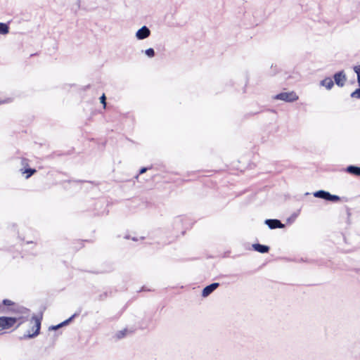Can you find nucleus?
Here are the masks:
<instances>
[{"label":"nucleus","mask_w":360,"mask_h":360,"mask_svg":"<svg viewBox=\"0 0 360 360\" xmlns=\"http://www.w3.org/2000/svg\"><path fill=\"white\" fill-rule=\"evenodd\" d=\"M11 311L13 313L15 323H17L16 328H18L21 324L25 322L30 316V310L25 307L20 306H14Z\"/></svg>","instance_id":"nucleus-1"},{"label":"nucleus","mask_w":360,"mask_h":360,"mask_svg":"<svg viewBox=\"0 0 360 360\" xmlns=\"http://www.w3.org/2000/svg\"><path fill=\"white\" fill-rule=\"evenodd\" d=\"M41 317L33 316L30 320V329L27 330L25 337L32 338L39 333L41 328Z\"/></svg>","instance_id":"nucleus-2"},{"label":"nucleus","mask_w":360,"mask_h":360,"mask_svg":"<svg viewBox=\"0 0 360 360\" xmlns=\"http://www.w3.org/2000/svg\"><path fill=\"white\" fill-rule=\"evenodd\" d=\"M16 325L17 323H15V319H13L12 317H0V332L11 330L14 327L16 328Z\"/></svg>","instance_id":"nucleus-3"},{"label":"nucleus","mask_w":360,"mask_h":360,"mask_svg":"<svg viewBox=\"0 0 360 360\" xmlns=\"http://www.w3.org/2000/svg\"><path fill=\"white\" fill-rule=\"evenodd\" d=\"M298 98L299 96L293 91L289 92H282L274 96V99L276 100H281L289 103L296 101L298 100Z\"/></svg>","instance_id":"nucleus-4"},{"label":"nucleus","mask_w":360,"mask_h":360,"mask_svg":"<svg viewBox=\"0 0 360 360\" xmlns=\"http://www.w3.org/2000/svg\"><path fill=\"white\" fill-rule=\"evenodd\" d=\"M265 224L271 229L283 228L285 225L278 219H266Z\"/></svg>","instance_id":"nucleus-5"},{"label":"nucleus","mask_w":360,"mask_h":360,"mask_svg":"<svg viewBox=\"0 0 360 360\" xmlns=\"http://www.w3.org/2000/svg\"><path fill=\"white\" fill-rule=\"evenodd\" d=\"M150 34V30L147 27L143 26L137 31L136 36L139 39H143L149 37Z\"/></svg>","instance_id":"nucleus-6"},{"label":"nucleus","mask_w":360,"mask_h":360,"mask_svg":"<svg viewBox=\"0 0 360 360\" xmlns=\"http://www.w3.org/2000/svg\"><path fill=\"white\" fill-rule=\"evenodd\" d=\"M334 79L337 85L342 86L346 81V77L342 72H340L334 75Z\"/></svg>","instance_id":"nucleus-7"},{"label":"nucleus","mask_w":360,"mask_h":360,"mask_svg":"<svg viewBox=\"0 0 360 360\" xmlns=\"http://www.w3.org/2000/svg\"><path fill=\"white\" fill-rule=\"evenodd\" d=\"M219 286V283H212L207 286H206L203 290H202V295L203 297H207L210 294H211L217 287Z\"/></svg>","instance_id":"nucleus-8"},{"label":"nucleus","mask_w":360,"mask_h":360,"mask_svg":"<svg viewBox=\"0 0 360 360\" xmlns=\"http://www.w3.org/2000/svg\"><path fill=\"white\" fill-rule=\"evenodd\" d=\"M252 248L255 251H257L261 253H266L269 250V247L264 245H261L259 243L253 244Z\"/></svg>","instance_id":"nucleus-9"},{"label":"nucleus","mask_w":360,"mask_h":360,"mask_svg":"<svg viewBox=\"0 0 360 360\" xmlns=\"http://www.w3.org/2000/svg\"><path fill=\"white\" fill-rule=\"evenodd\" d=\"M346 172L352 175H354L356 176H360V167H359L354 166V165L348 166L346 168Z\"/></svg>","instance_id":"nucleus-10"},{"label":"nucleus","mask_w":360,"mask_h":360,"mask_svg":"<svg viewBox=\"0 0 360 360\" xmlns=\"http://www.w3.org/2000/svg\"><path fill=\"white\" fill-rule=\"evenodd\" d=\"M333 81L330 77H327L321 82V85L325 86L327 89H330L333 86Z\"/></svg>","instance_id":"nucleus-11"},{"label":"nucleus","mask_w":360,"mask_h":360,"mask_svg":"<svg viewBox=\"0 0 360 360\" xmlns=\"http://www.w3.org/2000/svg\"><path fill=\"white\" fill-rule=\"evenodd\" d=\"M314 195L316 198L328 200V197L330 196V193L325 191H319L315 192Z\"/></svg>","instance_id":"nucleus-12"},{"label":"nucleus","mask_w":360,"mask_h":360,"mask_svg":"<svg viewBox=\"0 0 360 360\" xmlns=\"http://www.w3.org/2000/svg\"><path fill=\"white\" fill-rule=\"evenodd\" d=\"M20 172L22 174H26L25 176V178L26 179H28L30 178L32 175H33L34 174H35L37 172V170L35 169H31V168H26V169H20Z\"/></svg>","instance_id":"nucleus-13"},{"label":"nucleus","mask_w":360,"mask_h":360,"mask_svg":"<svg viewBox=\"0 0 360 360\" xmlns=\"http://www.w3.org/2000/svg\"><path fill=\"white\" fill-rule=\"evenodd\" d=\"M8 26L5 23L0 22V34H8Z\"/></svg>","instance_id":"nucleus-14"},{"label":"nucleus","mask_w":360,"mask_h":360,"mask_svg":"<svg viewBox=\"0 0 360 360\" xmlns=\"http://www.w3.org/2000/svg\"><path fill=\"white\" fill-rule=\"evenodd\" d=\"M128 333L127 329H124L122 330H120L116 333V338L117 339L123 338Z\"/></svg>","instance_id":"nucleus-15"},{"label":"nucleus","mask_w":360,"mask_h":360,"mask_svg":"<svg viewBox=\"0 0 360 360\" xmlns=\"http://www.w3.org/2000/svg\"><path fill=\"white\" fill-rule=\"evenodd\" d=\"M72 317L73 316L70 317V319H67L66 321L62 322L61 323H60V324H58L57 326H53L52 329L56 330V329H58V328H60V327H62L63 326L67 325L72 320Z\"/></svg>","instance_id":"nucleus-16"},{"label":"nucleus","mask_w":360,"mask_h":360,"mask_svg":"<svg viewBox=\"0 0 360 360\" xmlns=\"http://www.w3.org/2000/svg\"><path fill=\"white\" fill-rule=\"evenodd\" d=\"M340 200V197L338 196V195H331L330 193V196L328 197V200H330V201H338Z\"/></svg>","instance_id":"nucleus-17"},{"label":"nucleus","mask_w":360,"mask_h":360,"mask_svg":"<svg viewBox=\"0 0 360 360\" xmlns=\"http://www.w3.org/2000/svg\"><path fill=\"white\" fill-rule=\"evenodd\" d=\"M146 53L147 56H148L149 57H153L155 55V51L153 49L150 48V49H148L146 51Z\"/></svg>","instance_id":"nucleus-18"},{"label":"nucleus","mask_w":360,"mask_h":360,"mask_svg":"<svg viewBox=\"0 0 360 360\" xmlns=\"http://www.w3.org/2000/svg\"><path fill=\"white\" fill-rule=\"evenodd\" d=\"M21 164L24 167L23 169L28 168L29 164H28V160L26 158H22L21 160Z\"/></svg>","instance_id":"nucleus-19"},{"label":"nucleus","mask_w":360,"mask_h":360,"mask_svg":"<svg viewBox=\"0 0 360 360\" xmlns=\"http://www.w3.org/2000/svg\"><path fill=\"white\" fill-rule=\"evenodd\" d=\"M3 304L6 306H13L14 305V303L10 300H3Z\"/></svg>","instance_id":"nucleus-20"},{"label":"nucleus","mask_w":360,"mask_h":360,"mask_svg":"<svg viewBox=\"0 0 360 360\" xmlns=\"http://www.w3.org/2000/svg\"><path fill=\"white\" fill-rule=\"evenodd\" d=\"M105 100H106L105 96V94H103L100 98V101H101V103L103 105L104 108H105V107H106Z\"/></svg>","instance_id":"nucleus-21"},{"label":"nucleus","mask_w":360,"mask_h":360,"mask_svg":"<svg viewBox=\"0 0 360 360\" xmlns=\"http://www.w3.org/2000/svg\"><path fill=\"white\" fill-rule=\"evenodd\" d=\"M147 170V168L146 167H143L141 169L140 172H139V174H143L144 172H146Z\"/></svg>","instance_id":"nucleus-22"}]
</instances>
